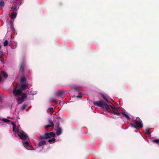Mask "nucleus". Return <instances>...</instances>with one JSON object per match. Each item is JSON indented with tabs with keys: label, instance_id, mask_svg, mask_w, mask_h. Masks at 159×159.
I'll return each mask as SVG.
<instances>
[{
	"label": "nucleus",
	"instance_id": "1",
	"mask_svg": "<svg viewBox=\"0 0 159 159\" xmlns=\"http://www.w3.org/2000/svg\"><path fill=\"white\" fill-rule=\"evenodd\" d=\"M93 104L98 107H101L103 110L105 109L109 112L114 114H116L117 116L120 115L119 113L117 112V111H119V108L116 107L114 105L112 106L110 105V106L111 109L109 106L102 101L94 102Z\"/></svg>",
	"mask_w": 159,
	"mask_h": 159
},
{
	"label": "nucleus",
	"instance_id": "2",
	"mask_svg": "<svg viewBox=\"0 0 159 159\" xmlns=\"http://www.w3.org/2000/svg\"><path fill=\"white\" fill-rule=\"evenodd\" d=\"M55 134L53 132L49 133L46 132L44 133V134L40 135L39 139L41 140L46 139L50 138L51 137H55Z\"/></svg>",
	"mask_w": 159,
	"mask_h": 159
},
{
	"label": "nucleus",
	"instance_id": "3",
	"mask_svg": "<svg viewBox=\"0 0 159 159\" xmlns=\"http://www.w3.org/2000/svg\"><path fill=\"white\" fill-rule=\"evenodd\" d=\"M133 122L135 123L136 129H137L139 128H142L143 126L142 121L138 117H137L135 120H134Z\"/></svg>",
	"mask_w": 159,
	"mask_h": 159
},
{
	"label": "nucleus",
	"instance_id": "4",
	"mask_svg": "<svg viewBox=\"0 0 159 159\" xmlns=\"http://www.w3.org/2000/svg\"><path fill=\"white\" fill-rule=\"evenodd\" d=\"M26 68V64L24 61L22 62L20 64L19 73L22 75L24 73L25 70Z\"/></svg>",
	"mask_w": 159,
	"mask_h": 159
},
{
	"label": "nucleus",
	"instance_id": "5",
	"mask_svg": "<svg viewBox=\"0 0 159 159\" xmlns=\"http://www.w3.org/2000/svg\"><path fill=\"white\" fill-rule=\"evenodd\" d=\"M27 97V95L25 93H23L21 97L16 99L18 104H20L22 103L25 101V99Z\"/></svg>",
	"mask_w": 159,
	"mask_h": 159
},
{
	"label": "nucleus",
	"instance_id": "6",
	"mask_svg": "<svg viewBox=\"0 0 159 159\" xmlns=\"http://www.w3.org/2000/svg\"><path fill=\"white\" fill-rule=\"evenodd\" d=\"M18 135L22 140H26L28 139L27 135L23 131L19 133Z\"/></svg>",
	"mask_w": 159,
	"mask_h": 159
},
{
	"label": "nucleus",
	"instance_id": "7",
	"mask_svg": "<svg viewBox=\"0 0 159 159\" xmlns=\"http://www.w3.org/2000/svg\"><path fill=\"white\" fill-rule=\"evenodd\" d=\"M13 93L15 95H20L22 93V91L20 89H17L15 88L13 89Z\"/></svg>",
	"mask_w": 159,
	"mask_h": 159
},
{
	"label": "nucleus",
	"instance_id": "8",
	"mask_svg": "<svg viewBox=\"0 0 159 159\" xmlns=\"http://www.w3.org/2000/svg\"><path fill=\"white\" fill-rule=\"evenodd\" d=\"M28 85L27 83H21L19 85L20 89L22 91L25 90L28 87Z\"/></svg>",
	"mask_w": 159,
	"mask_h": 159
},
{
	"label": "nucleus",
	"instance_id": "9",
	"mask_svg": "<svg viewBox=\"0 0 159 159\" xmlns=\"http://www.w3.org/2000/svg\"><path fill=\"white\" fill-rule=\"evenodd\" d=\"M65 91L64 90H60L56 93V95L57 97L61 96L65 93Z\"/></svg>",
	"mask_w": 159,
	"mask_h": 159
},
{
	"label": "nucleus",
	"instance_id": "10",
	"mask_svg": "<svg viewBox=\"0 0 159 159\" xmlns=\"http://www.w3.org/2000/svg\"><path fill=\"white\" fill-rule=\"evenodd\" d=\"M23 144L24 146L27 149H30L32 147L30 145H29V142L27 141H25L24 142H23Z\"/></svg>",
	"mask_w": 159,
	"mask_h": 159
},
{
	"label": "nucleus",
	"instance_id": "11",
	"mask_svg": "<svg viewBox=\"0 0 159 159\" xmlns=\"http://www.w3.org/2000/svg\"><path fill=\"white\" fill-rule=\"evenodd\" d=\"M56 131V134L57 135H60L62 133V129L61 128H57Z\"/></svg>",
	"mask_w": 159,
	"mask_h": 159
},
{
	"label": "nucleus",
	"instance_id": "12",
	"mask_svg": "<svg viewBox=\"0 0 159 159\" xmlns=\"http://www.w3.org/2000/svg\"><path fill=\"white\" fill-rule=\"evenodd\" d=\"M17 13L15 12H13L11 13L10 17L12 19H14L16 17Z\"/></svg>",
	"mask_w": 159,
	"mask_h": 159
},
{
	"label": "nucleus",
	"instance_id": "13",
	"mask_svg": "<svg viewBox=\"0 0 159 159\" xmlns=\"http://www.w3.org/2000/svg\"><path fill=\"white\" fill-rule=\"evenodd\" d=\"M1 73L2 75H3V76L5 79L7 78L8 77L7 74L4 71H2Z\"/></svg>",
	"mask_w": 159,
	"mask_h": 159
},
{
	"label": "nucleus",
	"instance_id": "14",
	"mask_svg": "<svg viewBox=\"0 0 159 159\" xmlns=\"http://www.w3.org/2000/svg\"><path fill=\"white\" fill-rule=\"evenodd\" d=\"M46 143L45 141L43 140L41 141H40V142H39V143H38V145L39 146H41L44 145V144H46Z\"/></svg>",
	"mask_w": 159,
	"mask_h": 159
},
{
	"label": "nucleus",
	"instance_id": "15",
	"mask_svg": "<svg viewBox=\"0 0 159 159\" xmlns=\"http://www.w3.org/2000/svg\"><path fill=\"white\" fill-rule=\"evenodd\" d=\"M17 7V5L16 4H13V6H12V7H11V9L14 11H16Z\"/></svg>",
	"mask_w": 159,
	"mask_h": 159
},
{
	"label": "nucleus",
	"instance_id": "16",
	"mask_svg": "<svg viewBox=\"0 0 159 159\" xmlns=\"http://www.w3.org/2000/svg\"><path fill=\"white\" fill-rule=\"evenodd\" d=\"M9 25L10 28L12 30L14 29L13 22L12 20H11L9 21Z\"/></svg>",
	"mask_w": 159,
	"mask_h": 159
},
{
	"label": "nucleus",
	"instance_id": "17",
	"mask_svg": "<svg viewBox=\"0 0 159 159\" xmlns=\"http://www.w3.org/2000/svg\"><path fill=\"white\" fill-rule=\"evenodd\" d=\"M26 81V79L25 76H23L20 80V82L21 83H24Z\"/></svg>",
	"mask_w": 159,
	"mask_h": 159
},
{
	"label": "nucleus",
	"instance_id": "18",
	"mask_svg": "<svg viewBox=\"0 0 159 159\" xmlns=\"http://www.w3.org/2000/svg\"><path fill=\"white\" fill-rule=\"evenodd\" d=\"M48 123L51 126V127L53 128L54 127V124H53V122L51 120H48Z\"/></svg>",
	"mask_w": 159,
	"mask_h": 159
},
{
	"label": "nucleus",
	"instance_id": "19",
	"mask_svg": "<svg viewBox=\"0 0 159 159\" xmlns=\"http://www.w3.org/2000/svg\"><path fill=\"white\" fill-rule=\"evenodd\" d=\"M121 114L124 116H125L126 118L128 120H130V118L129 116L127 115L125 112H121Z\"/></svg>",
	"mask_w": 159,
	"mask_h": 159
},
{
	"label": "nucleus",
	"instance_id": "20",
	"mask_svg": "<svg viewBox=\"0 0 159 159\" xmlns=\"http://www.w3.org/2000/svg\"><path fill=\"white\" fill-rule=\"evenodd\" d=\"M2 120L8 124H10V122H11V121L10 120L5 118H3V119H2Z\"/></svg>",
	"mask_w": 159,
	"mask_h": 159
},
{
	"label": "nucleus",
	"instance_id": "21",
	"mask_svg": "<svg viewBox=\"0 0 159 159\" xmlns=\"http://www.w3.org/2000/svg\"><path fill=\"white\" fill-rule=\"evenodd\" d=\"M4 5V2L3 0H0V7H3Z\"/></svg>",
	"mask_w": 159,
	"mask_h": 159
},
{
	"label": "nucleus",
	"instance_id": "22",
	"mask_svg": "<svg viewBox=\"0 0 159 159\" xmlns=\"http://www.w3.org/2000/svg\"><path fill=\"white\" fill-rule=\"evenodd\" d=\"M27 105L26 104H24L22 105L21 107V110L22 111H24L25 108L27 107Z\"/></svg>",
	"mask_w": 159,
	"mask_h": 159
},
{
	"label": "nucleus",
	"instance_id": "23",
	"mask_svg": "<svg viewBox=\"0 0 159 159\" xmlns=\"http://www.w3.org/2000/svg\"><path fill=\"white\" fill-rule=\"evenodd\" d=\"M55 140V139L54 138H52L51 139H49L48 140V142L51 143L52 142H54Z\"/></svg>",
	"mask_w": 159,
	"mask_h": 159
},
{
	"label": "nucleus",
	"instance_id": "24",
	"mask_svg": "<svg viewBox=\"0 0 159 159\" xmlns=\"http://www.w3.org/2000/svg\"><path fill=\"white\" fill-rule=\"evenodd\" d=\"M53 108L52 107L49 108L47 110V112H53Z\"/></svg>",
	"mask_w": 159,
	"mask_h": 159
},
{
	"label": "nucleus",
	"instance_id": "25",
	"mask_svg": "<svg viewBox=\"0 0 159 159\" xmlns=\"http://www.w3.org/2000/svg\"><path fill=\"white\" fill-rule=\"evenodd\" d=\"M22 130H21L19 129V127H17L16 128V132L18 133V134Z\"/></svg>",
	"mask_w": 159,
	"mask_h": 159
},
{
	"label": "nucleus",
	"instance_id": "26",
	"mask_svg": "<svg viewBox=\"0 0 159 159\" xmlns=\"http://www.w3.org/2000/svg\"><path fill=\"white\" fill-rule=\"evenodd\" d=\"M102 98L107 102L108 103H109V101H108V100L107 99V98H106V97H105V96L103 94L102 96Z\"/></svg>",
	"mask_w": 159,
	"mask_h": 159
},
{
	"label": "nucleus",
	"instance_id": "27",
	"mask_svg": "<svg viewBox=\"0 0 159 159\" xmlns=\"http://www.w3.org/2000/svg\"><path fill=\"white\" fill-rule=\"evenodd\" d=\"M50 127H51V126L50 125H48L45 126V129L47 131L48 130V128Z\"/></svg>",
	"mask_w": 159,
	"mask_h": 159
},
{
	"label": "nucleus",
	"instance_id": "28",
	"mask_svg": "<svg viewBox=\"0 0 159 159\" xmlns=\"http://www.w3.org/2000/svg\"><path fill=\"white\" fill-rule=\"evenodd\" d=\"M8 42L7 40H6L3 43V45L4 46H6L8 45Z\"/></svg>",
	"mask_w": 159,
	"mask_h": 159
},
{
	"label": "nucleus",
	"instance_id": "29",
	"mask_svg": "<svg viewBox=\"0 0 159 159\" xmlns=\"http://www.w3.org/2000/svg\"><path fill=\"white\" fill-rule=\"evenodd\" d=\"M59 123L58 122H57L56 123L55 125V127L57 128H59Z\"/></svg>",
	"mask_w": 159,
	"mask_h": 159
},
{
	"label": "nucleus",
	"instance_id": "30",
	"mask_svg": "<svg viewBox=\"0 0 159 159\" xmlns=\"http://www.w3.org/2000/svg\"><path fill=\"white\" fill-rule=\"evenodd\" d=\"M134 123H130V125L131 127H133L134 128L136 129V125H134Z\"/></svg>",
	"mask_w": 159,
	"mask_h": 159
},
{
	"label": "nucleus",
	"instance_id": "31",
	"mask_svg": "<svg viewBox=\"0 0 159 159\" xmlns=\"http://www.w3.org/2000/svg\"><path fill=\"white\" fill-rule=\"evenodd\" d=\"M153 143H159V139H156L152 140Z\"/></svg>",
	"mask_w": 159,
	"mask_h": 159
},
{
	"label": "nucleus",
	"instance_id": "32",
	"mask_svg": "<svg viewBox=\"0 0 159 159\" xmlns=\"http://www.w3.org/2000/svg\"><path fill=\"white\" fill-rule=\"evenodd\" d=\"M16 125H14L13 126V132H16Z\"/></svg>",
	"mask_w": 159,
	"mask_h": 159
},
{
	"label": "nucleus",
	"instance_id": "33",
	"mask_svg": "<svg viewBox=\"0 0 159 159\" xmlns=\"http://www.w3.org/2000/svg\"><path fill=\"white\" fill-rule=\"evenodd\" d=\"M3 55V52L2 51H0V58H1L2 56Z\"/></svg>",
	"mask_w": 159,
	"mask_h": 159
},
{
	"label": "nucleus",
	"instance_id": "34",
	"mask_svg": "<svg viewBox=\"0 0 159 159\" xmlns=\"http://www.w3.org/2000/svg\"><path fill=\"white\" fill-rule=\"evenodd\" d=\"M82 94L81 93H80L79 95L77 96V98H80L82 97Z\"/></svg>",
	"mask_w": 159,
	"mask_h": 159
},
{
	"label": "nucleus",
	"instance_id": "35",
	"mask_svg": "<svg viewBox=\"0 0 159 159\" xmlns=\"http://www.w3.org/2000/svg\"><path fill=\"white\" fill-rule=\"evenodd\" d=\"M146 133L148 134H150V133L149 132V129H146Z\"/></svg>",
	"mask_w": 159,
	"mask_h": 159
},
{
	"label": "nucleus",
	"instance_id": "36",
	"mask_svg": "<svg viewBox=\"0 0 159 159\" xmlns=\"http://www.w3.org/2000/svg\"><path fill=\"white\" fill-rule=\"evenodd\" d=\"M52 101H53V102H56V100L55 98H52Z\"/></svg>",
	"mask_w": 159,
	"mask_h": 159
},
{
	"label": "nucleus",
	"instance_id": "37",
	"mask_svg": "<svg viewBox=\"0 0 159 159\" xmlns=\"http://www.w3.org/2000/svg\"><path fill=\"white\" fill-rule=\"evenodd\" d=\"M2 75L0 74V82L1 81V80H2Z\"/></svg>",
	"mask_w": 159,
	"mask_h": 159
},
{
	"label": "nucleus",
	"instance_id": "38",
	"mask_svg": "<svg viewBox=\"0 0 159 159\" xmlns=\"http://www.w3.org/2000/svg\"><path fill=\"white\" fill-rule=\"evenodd\" d=\"M11 124L12 125V126H13L14 125H15L13 122H11Z\"/></svg>",
	"mask_w": 159,
	"mask_h": 159
},
{
	"label": "nucleus",
	"instance_id": "39",
	"mask_svg": "<svg viewBox=\"0 0 159 159\" xmlns=\"http://www.w3.org/2000/svg\"><path fill=\"white\" fill-rule=\"evenodd\" d=\"M1 61H2V62H3V59H2V60H1Z\"/></svg>",
	"mask_w": 159,
	"mask_h": 159
},
{
	"label": "nucleus",
	"instance_id": "40",
	"mask_svg": "<svg viewBox=\"0 0 159 159\" xmlns=\"http://www.w3.org/2000/svg\"><path fill=\"white\" fill-rule=\"evenodd\" d=\"M1 100V97H0V100Z\"/></svg>",
	"mask_w": 159,
	"mask_h": 159
}]
</instances>
